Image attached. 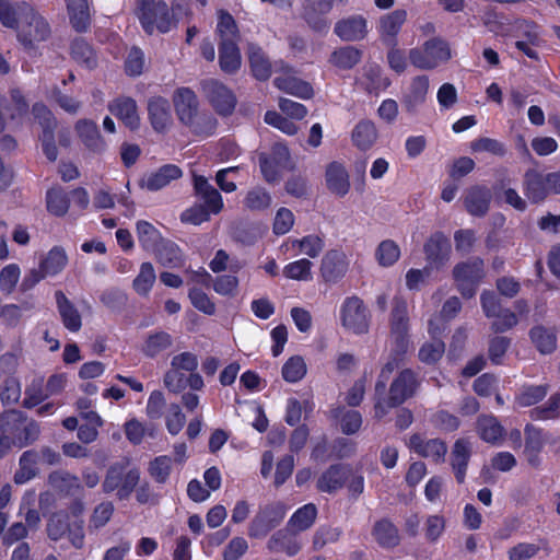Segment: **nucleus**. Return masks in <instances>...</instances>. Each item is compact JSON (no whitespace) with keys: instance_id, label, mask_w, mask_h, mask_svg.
I'll return each mask as SVG.
<instances>
[{"instance_id":"obj_1","label":"nucleus","mask_w":560,"mask_h":560,"mask_svg":"<svg viewBox=\"0 0 560 560\" xmlns=\"http://www.w3.org/2000/svg\"><path fill=\"white\" fill-rule=\"evenodd\" d=\"M176 114L182 122L198 136H210L217 128V120L209 115L198 116V100L189 88H179L173 96Z\"/></svg>"},{"instance_id":"obj_2","label":"nucleus","mask_w":560,"mask_h":560,"mask_svg":"<svg viewBox=\"0 0 560 560\" xmlns=\"http://www.w3.org/2000/svg\"><path fill=\"white\" fill-rule=\"evenodd\" d=\"M0 431L11 436L12 443L19 448L34 443L39 436V425L34 421H27L23 412L9 410L0 415Z\"/></svg>"},{"instance_id":"obj_3","label":"nucleus","mask_w":560,"mask_h":560,"mask_svg":"<svg viewBox=\"0 0 560 560\" xmlns=\"http://www.w3.org/2000/svg\"><path fill=\"white\" fill-rule=\"evenodd\" d=\"M408 58L413 67L420 70H432L452 58V49L442 37H432L422 46L411 48Z\"/></svg>"},{"instance_id":"obj_4","label":"nucleus","mask_w":560,"mask_h":560,"mask_svg":"<svg viewBox=\"0 0 560 560\" xmlns=\"http://www.w3.org/2000/svg\"><path fill=\"white\" fill-rule=\"evenodd\" d=\"M137 15L148 34L155 30L167 33L175 25L174 14L170 13L165 1L139 0Z\"/></svg>"},{"instance_id":"obj_5","label":"nucleus","mask_w":560,"mask_h":560,"mask_svg":"<svg viewBox=\"0 0 560 560\" xmlns=\"http://www.w3.org/2000/svg\"><path fill=\"white\" fill-rule=\"evenodd\" d=\"M26 18L18 27L16 36L21 45L27 49H34L38 43L49 38L51 28L47 20L33 7H25Z\"/></svg>"},{"instance_id":"obj_6","label":"nucleus","mask_w":560,"mask_h":560,"mask_svg":"<svg viewBox=\"0 0 560 560\" xmlns=\"http://www.w3.org/2000/svg\"><path fill=\"white\" fill-rule=\"evenodd\" d=\"M483 277L485 262L478 257L459 262L453 269V278L457 290L466 299H470L476 294L477 287Z\"/></svg>"},{"instance_id":"obj_7","label":"nucleus","mask_w":560,"mask_h":560,"mask_svg":"<svg viewBox=\"0 0 560 560\" xmlns=\"http://www.w3.org/2000/svg\"><path fill=\"white\" fill-rule=\"evenodd\" d=\"M341 325L349 331L361 335L369 330L370 312L357 295L348 296L340 306Z\"/></svg>"},{"instance_id":"obj_8","label":"nucleus","mask_w":560,"mask_h":560,"mask_svg":"<svg viewBox=\"0 0 560 560\" xmlns=\"http://www.w3.org/2000/svg\"><path fill=\"white\" fill-rule=\"evenodd\" d=\"M287 508L282 502H271L260 508L249 523L248 535L253 538H262L278 527L285 516Z\"/></svg>"},{"instance_id":"obj_9","label":"nucleus","mask_w":560,"mask_h":560,"mask_svg":"<svg viewBox=\"0 0 560 560\" xmlns=\"http://www.w3.org/2000/svg\"><path fill=\"white\" fill-rule=\"evenodd\" d=\"M417 387L415 373L410 369L402 370L389 386L388 396L384 395L383 402L386 407V415L389 409L402 405L412 397Z\"/></svg>"},{"instance_id":"obj_10","label":"nucleus","mask_w":560,"mask_h":560,"mask_svg":"<svg viewBox=\"0 0 560 560\" xmlns=\"http://www.w3.org/2000/svg\"><path fill=\"white\" fill-rule=\"evenodd\" d=\"M201 90L220 115H230L236 105L233 92L215 79H207L201 82Z\"/></svg>"},{"instance_id":"obj_11","label":"nucleus","mask_w":560,"mask_h":560,"mask_svg":"<svg viewBox=\"0 0 560 560\" xmlns=\"http://www.w3.org/2000/svg\"><path fill=\"white\" fill-rule=\"evenodd\" d=\"M259 166L268 183L278 182L281 172L291 167L289 149L281 143L273 144L269 155L260 154Z\"/></svg>"},{"instance_id":"obj_12","label":"nucleus","mask_w":560,"mask_h":560,"mask_svg":"<svg viewBox=\"0 0 560 560\" xmlns=\"http://www.w3.org/2000/svg\"><path fill=\"white\" fill-rule=\"evenodd\" d=\"M407 303L401 298H395L392 318L390 338L397 350H406L409 347Z\"/></svg>"},{"instance_id":"obj_13","label":"nucleus","mask_w":560,"mask_h":560,"mask_svg":"<svg viewBox=\"0 0 560 560\" xmlns=\"http://www.w3.org/2000/svg\"><path fill=\"white\" fill-rule=\"evenodd\" d=\"M548 433L542 429L527 423L524 428L523 456L532 468H539L541 465L540 453L548 442Z\"/></svg>"},{"instance_id":"obj_14","label":"nucleus","mask_w":560,"mask_h":560,"mask_svg":"<svg viewBox=\"0 0 560 560\" xmlns=\"http://www.w3.org/2000/svg\"><path fill=\"white\" fill-rule=\"evenodd\" d=\"M424 255L427 260V266L432 270L443 268L451 256V244L448 238L441 232H438L430 236V238L425 242Z\"/></svg>"},{"instance_id":"obj_15","label":"nucleus","mask_w":560,"mask_h":560,"mask_svg":"<svg viewBox=\"0 0 560 560\" xmlns=\"http://www.w3.org/2000/svg\"><path fill=\"white\" fill-rule=\"evenodd\" d=\"M348 265L343 252L331 249L323 256L319 272L325 282L336 283L347 273Z\"/></svg>"},{"instance_id":"obj_16","label":"nucleus","mask_w":560,"mask_h":560,"mask_svg":"<svg viewBox=\"0 0 560 560\" xmlns=\"http://www.w3.org/2000/svg\"><path fill=\"white\" fill-rule=\"evenodd\" d=\"M194 191L200 206H205L212 214H218L223 209V199L221 194L208 180L207 177L192 174Z\"/></svg>"},{"instance_id":"obj_17","label":"nucleus","mask_w":560,"mask_h":560,"mask_svg":"<svg viewBox=\"0 0 560 560\" xmlns=\"http://www.w3.org/2000/svg\"><path fill=\"white\" fill-rule=\"evenodd\" d=\"M276 71L281 70L283 72V75L277 77L273 80L275 85L289 94L302 97V98H310L313 95V89L312 86L296 77L292 75V70L288 66L283 65V62H276L275 63Z\"/></svg>"},{"instance_id":"obj_18","label":"nucleus","mask_w":560,"mask_h":560,"mask_svg":"<svg viewBox=\"0 0 560 560\" xmlns=\"http://www.w3.org/2000/svg\"><path fill=\"white\" fill-rule=\"evenodd\" d=\"M350 472L348 465H330L317 479L316 488L320 492L335 493L345 486Z\"/></svg>"},{"instance_id":"obj_19","label":"nucleus","mask_w":560,"mask_h":560,"mask_svg":"<svg viewBox=\"0 0 560 560\" xmlns=\"http://www.w3.org/2000/svg\"><path fill=\"white\" fill-rule=\"evenodd\" d=\"M409 447L413 450L419 456L431 458L435 463L443 462L447 452V445L443 440L431 439L424 441L418 433H415L410 436Z\"/></svg>"},{"instance_id":"obj_20","label":"nucleus","mask_w":560,"mask_h":560,"mask_svg":"<svg viewBox=\"0 0 560 560\" xmlns=\"http://www.w3.org/2000/svg\"><path fill=\"white\" fill-rule=\"evenodd\" d=\"M428 91L429 78L427 75L415 77L401 100L405 110L410 115H415L418 108L424 104Z\"/></svg>"},{"instance_id":"obj_21","label":"nucleus","mask_w":560,"mask_h":560,"mask_svg":"<svg viewBox=\"0 0 560 560\" xmlns=\"http://www.w3.org/2000/svg\"><path fill=\"white\" fill-rule=\"evenodd\" d=\"M407 20L406 10L398 9L380 19L378 33L387 46H397V35Z\"/></svg>"},{"instance_id":"obj_22","label":"nucleus","mask_w":560,"mask_h":560,"mask_svg":"<svg viewBox=\"0 0 560 560\" xmlns=\"http://www.w3.org/2000/svg\"><path fill=\"white\" fill-rule=\"evenodd\" d=\"M492 195L489 188L472 186L465 191L464 206L474 217H485L489 211Z\"/></svg>"},{"instance_id":"obj_23","label":"nucleus","mask_w":560,"mask_h":560,"mask_svg":"<svg viewBox=\"0 0 560 560\" xmlns=\"http://www.w3.org/2000/svg\"><path fill=\"white\" fill-rule=\"evenodd\" d=\"M335 34L346 42L361 40L368 33L366 20L361 15H352L338 21Z\"/></svg>"},{"instance_id":"obj_24","label":"nucleus","mask_w":560,"mask_h":560,"mask_svg":"<svg viewBox=\"0 0 560 560\" xmlns=\"http://www.w3.org/2000/svg\"><path fill=\"white\" fill-rule=\"evenodd\" d=\"M148 113L153 129L163 132L172 122L168 101L162 96H153L148 102Z\"/></svg>"},{"instance_id":"obj_25","label":"nucleus","mask_w":560,"mask_h":560,"mask_svg":"<svg viewBox=\"0 0 560 560\" xmlns=\"http://www.w3.org/2000/svg\"><path fill=\"white\" fill-rule=\"evenodd\" d=\"M182 170L174 164H165L141 180V187L150 191H156L167 186L172 180L182 177Z\"/></svg>"},{"instance_id":"obj_26","label":"nucleus","mask_w":560,"mask_h":560,"mask_svg":"<svg viewBox=\"0 0 560 560\" xmlns=\"http://www.w3.org/2000/svg\"><path fill=\"white\" fill-rule=\"evenodd\" d=\"M325 178L327 188L331 194L343 197L349 192V174L341 163H330L326 168Z\"/></svg>"},{"instance_id":"obj_27","label":"nucleus","mask_w":560,"mask_h":560,"mask_svg":"<svg viewBox=\"0 0 560 560\" xmlns=\"http://www.w3.org/2000/svg\"><path fill=\"white\" fill-rule=\"evenodd\" d=\"M294 534L290 527L277 530L269 538L267 549L275 553L284 552L289 557L295 556L301 550V545L294 538Z\"/></svg>"},{"instance_id":"obj_28","label":"nucleus","mask_w":560,"mask_h":560,"mask_svg":"<svg viewBox=\"0 0 560 560\" xmlns=\"http://www.w3.org/2000/svg\"><path fill=\"white\" fill-rule=\"evenodd\" d=\"M112 114L118 117L130 130H137L140 126L136 101L130 97L115 100L108 106Z\"/></svg>"},{"instance_id":"obj_29","label":"nucleus","mask_w":560,"mask_h":560,"mask_svg":"<svg viewBox=\"0 0 560 560\" xmlns=\"http://www.w3.org/2000/svg\"><path fill=\"white\" fill-rule=\"evenodd\" d=\"M523 190L525 196L534 203L541 202L550 194L545 175L534 170L525 173Z\"/></svg>"},{"instance_id":"obj_30","label":"nucleus","mask_w":560,"mask_h":560,"mask_svg":"<svg viewBox=\"0 0 560 560\" xmlns=\"http://www.w3.org/2000/svg\"><path fill=\"white\" fill-rule=\"evenodd\" d=\"M48 482L62 495L75 497L82 491L79 478L65 470L50 472L48 476Z\"/></svg>"},{"instance_id":"obj_31","label":"nucleus","mask_w":560,"mask_h":560,"mask_svg":"<svg viewBox=\"0 0 560 560\" xmlns=\"http://www.w3.org/2000/svg\"><path fill=\"white\" fill-rule=\"evenodd\" d=\"M71 26L78 33L88 31L91 24L88 0H65Z\"/></svg>"},{"instance_id":"obj_32","label":"nucleus","mask_w":560,"mask_h":560,"mask_svg":"<svg viewBox=\"0 0 560 560\" xmlns=\"http://www.w3.org/2000/svg\"><path fill=\"white\" fill-rule=\"evenodd\" d=\"M218 23L215 34L219 36V44L238 43L241 34L235 19L226 10L217 11Z\"/></svg>"},{"instance_id":"obj_33","label":"nucleus","mask_w":560,"mask_h":560,"mask_svg":"<svg viewBox=\"0 0 560 560\" xmlns=\"http://www.w3.org/2000/svg\"><path fill=\"white\" fill-rule=\"evenodd\" d=\"M75 130L86 148L94 152H102L106 144L100 135L97 125L89 119H81L75 124Z\"/></svg>"},{"instance_id":"obj_34","label":"nucleus","mask_w":560,"mask_h":560,"mask_svg":"<svg viewBox=\"0 0 560 560\" xmlns=\"http://www.w3.org/2000/svg\"><path fill=\"white\" fill-rule=\"evenodd\" d=\"M25 7L32 5L24 1L12 4L8 0H2L0 3V21L2 25L18 32L20 23L26 18L27 10Z\"/></svg>"},{"instance_id":"obj_35","label":"nucleus","mask_w":560,"mask_h":560,"mask_svg":"<svg viewBox=\"0 0 560 560\" xmlns=\"http://www.w3.org/2000/svg\"><path fill=\"white\" fill-rule=\"evenodd\" d=\"M153 252L158 261L165 268H180L184 266L182 250L172 241L163 240Z\"/></svg>"},{"instance_id":"obj_36","label":"nucleus","mask_w":560,"mask_h":560,"mask_svg":"<svg viewBox=\"0 0 560 560\" xmlns=\"http://www.w3.org/2000/svg\"><path fill=\"white\" fill-rule=\"evenodd\" d=\"M58 312L66 328L78 331L81 328V316L74 305L68 300L62 291L55 293Z\"/></svg>"},{"instance_id":"obj_37","label":"nucleus","mask_w":560,"mask_h":560,"mask_svg":"<svg viewBox=\"0 0 560 560\" xmlns=\"http://www.w3.org/2000/svg\"><path fill=\"white\" fill-rule=\"evenodd\" d=\"M372 535L376 542L386 549L398 546L400 541L397 527L388 518L375 522Z\"/></svg>"},{"instance_id":"obj_38","label":"nucleus","mask_w":560,"mask_h":560,"mask_svg":"<svg viewBox=\"0 0 560 560\" xmlns=\"http://www.w3.org/2000/svg\"><path fill=\"white\" fill-rule=\"evenodd\" d=\"M237 44H219V65L225 73H235L241 68L242 57Z\"/></svg>"},{"instance_id":"obj_39","label":"nucleus","mask_w":560,"mask_h":560,"mask_svg":"<svg viewBox=\"0 0 560 560\" xmlns=\"http://www.w3.org/2000/svg\"><path fill=\"white\" fill-rule=\"evenodd\" d=\"M476 428L479 438L490 444H495L501 440L504 432V428L493 416H479Z\"/></svg>"},{"instance_id":"obj_40","label":"nucleus","mask_w":560,"mask_h":560,"mask_svg":"<svg viewBox=\"0 0 560 560\" xmlns=\"http://www.w3.org/2000/svg\"><path fill=\"white\" fill-rule=\"evenodd\" d=\"M4 110L13 124H22L24 117L28 114L30 105L20 89L10 90V102H4Z\"/></svg>"},{"instance_id":"obj_41","label":"nucleus","mask_w":560,"mask_h":560,"mask_svg":"<svg viewBox=\"0 0 560 560\" xmlns=\"http://www.w3.org/2000/svg\"><path fill=\"white\" fill-rule=\"evenodd\" d=\"M39 453L35 450L25 451L19 460L20 468L15 471L13 480L16 485H23L37 475V460Z\"/></svg>"},{"instance_id":"obj_42","label":"nucleus","mask_w":560,"mask_h":560,"mask_svg":"<svg viewBox=\"0 0 560 560\" xmlns=\"http://www.w3.org/2000/svg\"><path fill=\"white\" fill-rule=\"evenodd\" d=\"M248 58L254 77L260 81L268 80L271 75V63L261 48L250 44L248 46Z\"/></svg>"},{"instance_id":"obj_43","label":"nucleus","mask_w":560,"mask_h":560,"mask_svg":"<svg viewBox=\"0 0 560 560\" xmlns=\"http://www.w3.org/2000/svg\"><path fill=\"white\" fill-rule=\"evenodd\" d=\"M377 131L371 120H361L352 131V141L360 150H368L376 141Z\"/></svg>"},{"instance_id":"obj_44","label":"nucleus","mask_w":560,"mask_h":560,"mask_svg":"<svg viewBox=\"0 0 560 560\" xmlns=\"http://www.w3.org/2000/svg\"><path fill=\"white\" fill-rule=\"evenodd\" d=\"M362 51L353 46H346L331 52L329 62L342 70L352 69L360 62Z\"/></svg>"},{"instance_id":"obj_45","label":"nucleus","mask_w":560,"mask_h":560,"mask_svg":"<svg viewBox=\"0 0 560 560\" xmlns=\"http://www.w3.org/2000/svg\"><path fill=\"white\" fill-rule=\"evenodd\" d=\"M316 516V505L313 503L305 504L294 512L288 523V527L294 533L306 530L314 524Z\"/></svg>"},{"instance_id":"obj_46","label":"nucleus","mask_w":560,"mask_h":560,"mask_svg":"<svg viewBox=\"0 0 560 560\" xmlns=\"http://www.w3.org/2000/svg\"><path fill=\"white\" fill-rule=\"evenodd\" d=\"M136 230L139 243L147 250H153L163 241L160 231L148 221H138Z\"/></svg>"},{"instance_id":"obj_47","label":"nucleus","mask_w":560,"mask_h":560,"mask_svg":"<svg viewBox=\"0 0 560 560\" xmlns=\"http://www.w3.org/2000/svg\"><path fill=\"white\" fill-rule=\"evenodd\" d=\"M362 84L370 94H377L390 85V80L383 75L378 66H369L364 68Z\"/></svg>"},{"instance_id":"obj_48","label":"nucleus","mask_w":560,"mask_h":560,"mask_svg":"<svg viewBox=\"0 0 560 560\" xmlns=\"http://www.w3.org/2000/svg\"><path fill=\"white\" fill-rule=\"evenodd\" d=\"M69 529V514L66 511H58L50 514L46 524V533L51 540H60Z\"/></svg>"},{"instance_id":"obj_49","label":"nucleus","mask_w":560,"mask_h":560,"mask_svg":"<svg viewBox=\"0 0 560 560\" xmlns=\"http://www.w3.org/2000/svg\"><path fill=\"white\" fill-rule=\"evenodd\" d=\"M156 279L155 270L151 262H142L138 276L132 282L133 290L139 295H148Z\"/></svg>"},{"instance_id":"obj_50","label":"nucleus","mask_w":560,"mask_h":560,"mask_svg":"<svg viewBox=\"0 0 560 560\" xmlns=\"http://www.w3.org/2000/svg\"><path fill=\"white\" fill-rule=\"evenodd\" d=\"M313 262L306 258H301L284 266L283 276L296 281H311Z\"/></svg>"},{"instance_id":"obj_51","label":"nucleus","mask_w":560,"mask_h":560,"mask_svg":"<svg viewBox=\"0 0 560 560\" xmlns=\"http://www.w3.org/2000/svg\"><path fill=\"white\" fill-rule=\"evenodd\" d=\"M399 257L400 248L393 240L382 241L375 250V259L382 267L393 266Z\"/></svg>"},{"instance_id":"obj_52","label":"nucleus","mask_w":560,"mask_h":560,"mask_svg":"<svg viewBox=\"0 0 560 560\" xmlns=\"http://www.w3.org/2000/svg\"><path fill=\"white\" fill-rule=\"evenodd\" d=\"M291 243L310 258L318 257L325 247L324 238L317 234H308L302 238L292 240Z\"/></svg>"},{"instance_id":"obj_53","label":"nucleus","mask_w":560,"mask_h":560,"mask_svg":"<svg viewBox=\"0 0 560 560\" xmlns=\"http://www.w3.org/2000/svg\"><path fill=\"white\" fill-rule=\"evenodd\" d=\"M47 210L57 217H62L68 212L69 198L61 188H51L46 194Z\"/></svg>"},{"instance_id":"obj_54","label":"nucleus","mask_w":560,"mask_h":560,"mask_svg":"<svg viewBox=\"0 0 560 560\" xmlns=\"http://www.w3.org/2000/svg\"><path fill=\"white\" fill-rule=\"evenodd\" d=\"M67 265V255L63 249L54 247L47 256L40 261L39 267L46 276H55L60 272Z\"/></svg>"},{"instance_id":"obj_55","label":"nucleus","mask_w":560,"mask_h":560,"mask_svg":"<svg viewBox=\"0 0 560 560\" xmlns=\"http://www.w3.org/2000/svg\"><path fill=\"white\" fill-rule=\"evenodd\" d=\"M243 202L250 211H262L270 207L271 196L265 188L254 187L247 191Z\"/></svg>"},{"instance_id":"obj_56","label":"nucleus","mask_w":560,"mask_h":560,"mask_svg":"<svg viewBox=\"0 0 560 560\" xmlns=\"http://www.w3.org/2000/svg\"><path fill=\"white\" fill-rule=\"evenodd\" d=\"M560 417V393L549 397L545 405L530 410V418L534 420L556 419Z\"/></svg>"},{"instance_id":"obj_57","label":"nucleus","mask_w":560,"mask_h":560,"mask_svg":"<svg viewBox=\"0 0 560 560\" xmlns=\"http://www.w3.org/2000/svg\"><path fill=\"white\" fill-rule=\"evenodd\" d=\"M306 374V363L301 355L291 357L282 366V376L289 383L302 380Z\"/></svg>"},{"instance_id":"obj_58","label":"nucleus","mask_w":560,"mask_h":560,"mask_svg":"<svg viewBox=\"0 0 560 560\" xmlns=\"http://www.w3.org/2000/svg\"><path fill=\"white\" fill-rule=\"evenodd\" d=\"M148 471L158 483H165L172 471V459L166 455L155 457L149 463Z\"/></svg>"},{"instance_id":"obj_59","label":"nucleus","mask_w":560,"mask_h":560,"mask_svg":"<svg viewBox=\"0 0 560 560\" xmlns=\"http://www.w3.org/2000/svg\"><path fill=\"white\" fill-rule=\"evenodd\" d=\"M548 392L546 385H530L523 386L520 394L516 396V401L522 407H529L541 401Z\"/></svg>"},{"instance_id":"obj_60","label":"nucleus","mask_w":560,"mask_h":560,"mask_svg":"<svg viewBox=\"0 0 560 560\" xmlns=\"http://www.w3.org/2000/svg\"><path fill=\"white\" fill-rule=\"evenodd\" d=\"M71 55L80 63L86 68L96 66V58L92 47L82 38L73 40L71 45Z\"/></svg>"},{"instance_id":"obj_61","label":"nucleus","mask_w":560,"mask_h":560,"mask_svg":"<svg viewBox=\"0 0 560 560\" xmlns=\"http://www.w3.org/2000/svg\"><path fill=\"white\" fill-rule=\"evenodd\" d=\"M530 338L538 350H552L557 346L555 331L542 326L532 328Z\"/></svg>"},{"instance_id":"obj_62","label":"nucleus","mask_w":560,"mask_h":560,"mask_svg":"<svg viewBox=\"0 0 560 560\" xmlns=\"http://www.w3.org/2000/svg\"><path fill=\"white\" fill-rule=\"evenodd\" d=\"M390 374L385 372L384 370L381 371L377 382L375 384L374 389V411H375V418L382 419L386 416V407L383 402L384 395L386 394V385L387 381L389 380Z\"/></svg>"},{"instance_id":"obj_63","label":"nucleus","mask_w":560,"mask_h":560,"mask_svg":"<svg viewBox=\"0 0 560 560\" xmlns=\"http://www.w3.org/2000/svg\"><path fill=\"white\" fill-rule=\"evenodd\" d=\"M470 150L474 153L488 152L497 156H503L506 152L502 142L492 138H478L470 142Z\"/></svg>"},{"instance_id":"obj_64","label":"nucleus","mask_w":560,"mask_h":560,"mask_svg":"<svg viewBox=\"0 0 560 560\" xmlns=\"http://www.w3.org/2000/svg\"><path fill=\"white\" fill-rule=\"evenodd\" d=\"M188 298L194 307L199 312L207 315H213L215 313V304L202 290L195 287L191 288L188 292Z\"/></svg>"}]
</instances>
